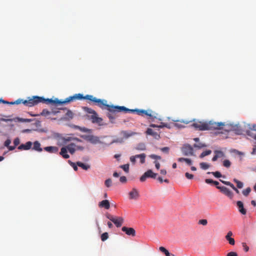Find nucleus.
<instances>
[{
	"mask_svg": "<svg viewBox=\"0 0 256 256\" xmlns=\"http://www.w3.org/2000/svg\"><path fill=\"white\" fill-rule=\"evenodd\" d=\"M87 100L93 102L96 104L100 108H101V106L102 104V100L97 98L96 97H94L92 95L87 94L86 96H84L81 94H74V96H70L66 98L64 101L60 100L58 99L55 100H52V104H54L56 105L58 104H62L66 103H68L71 102L76 100Z\"/></svg>",
	"mask_w": 256,
	"mask_h": 256,
	"instance_id": "obj_1",
	"label": "nucleus"
},
{
	"mask_svg": "<svg viewBox=\"0 0 256 256\" xmlns=\"http://www.w3.org/2000/svg\"><path fill=\"white\" fill-rule=\"evenodd\" d=\"M102 104L101 106V108L106 109L110 112H134L138 114V111L140 110L138 109H128L124 106H114L112 105H109L107 104V101L105 100H102Z\"/></svg>",
	"mask_w": 256,
	"mask_h": 256,
	"instance_id": "obj_2",
	"label": "nucleus"
},
{
	"mask_svg": "<svg viewBox=\"0 0 256 256\" xmlns=\"http://www.w3.org/2000/svg\"><path fill=\"white\" fill-rule=\"evenodd\" d=\"M52 99H45L42 97L34 96L32 98H30L28 100H24L22 102V104L26 106L31 107L35 105H36L37 104L40 102L45 104H52Z\"/></svg>",
	"mask_w": 256,
	"mask_h": 256,
	"instance_id": "obj_3",
	"label": "nucleus"
},
{
	"mask_svg": "<svg viewBox=\"0 0 256 256\" xmlns=\"http://www.w3.org/2000/svg\"><path fill=\"white\" fill-rule=\"evenodd\" d=\"M82 109L86 113L90 114L88 116V118L91 120L92 123L99 124L102 122V119L98 117L96 112L92 108L84 106L82 108Z\"/></svg>",
	"mask_w": 256,
	"mask_h": 256,
	"instance_id": "obj_4",
	"label": "nucleus"
},
{
	"mask_svg": "<svg viewBox=\"0 0 256 256\" xmlns=\"http://www.w3.org/2000/svg\"><path fill=\"white\" fill-rule=\"evenodd\" d=\"M82 109L86 113L90 114L88 116V118L91 120L92 123L99 124L102 122V119L98 117L96 112L92 108L84 106L82 108Z\"/></svg>",
	"mask_w": 256,
	"mask_h": 256,
	"instance_id": "obj_5",
	"label": "nucleus"
},
{
	"mask_svg": "<svg viewBox=\"0 0 256 256\" xmlns=\"http://www.w3.org/2000/svg\"><path fill=\"white\" fill-rule=\"evenodd\" d=\"M183 155L185 156H195L192 147L189 144H184L181 148Z\"/></svg>",
	"mask_w": 256,
	"mask_h": 256,
	"instance_id": "obj_6",
	"label": "nucleus"
},
{
	"mask_svg": "<svg viewBox=\"0 0 256 256\" xmlns=\"http://www.w3.org/2000/svg\"><path fill=\"white\" fill-rule=\"evenodd\" d=\"M206 126L208 130H214L220 129L222 126H224V122H216L212 121L206 122Z\"/></svg>",
	"mask_w": 256,
	"mask_h": 256,
	"instance_id": "obj_7",
	"label": "nucleus"
},
{
	"mask_svg": "<svg viewBox=\"0 0 256 256\" xmlns=\"http://www.w3.org/2000/svg\"><path fill=\"white\" fill-rule=\"evenodd\" d=\"M157 175L156 173L154 172L151 170H148L140 178V180L142 182H144L146 180V178H156Z\"/></svg>",
	"mask_w": 256,
	"mask_h": 256,
	"instance_id": "obj_8",
	"label": "nucleus"
},
{
	"mask_svg": "<svg viewBox=\"0 0 256 256\" xmlns=\"http://www.w3.org/2000/svg\"><path fill=\"white\" fill-rule=\"evenodd\" d=\"M206 122H197L192 124V126L199 130H208Z\"/></svg>",
	"mask_w": 256,
	"mask_h": 256,
	"instance_id": "obj_9",
	"label": "nucleus"
},
{
	"mask_svg": "<svg viewBox=\"0 0 256 256\" xmlns=\"http://www.w3.org/2000/svg\"><path fill=\"white\" fill-rule=\"evenodd\" d=\"M216 188L220 190L224 194L230 198V199H232L233 198V193L226 187L217 186Z\"/></svg>",
	"mask_w": 256,
	"mask_h": 256,
	"instance_id": "obj_10",
	"label": "nucleus"
},
{
	"mask_svg": "<svg viewBox=\"0 0 256 256\" xmlns=\"http://www.w3.org/2000/svg\"><path fill=\"white\" fill-rule=\"evenodd\" d=\"M83 138L87 141L90 142L92 144H96L101 143L102 142L100 140L98 136H96L92 135L85 136Z\"/></svg>",
	"mask_w": 256,
	"mask_h": 256,
	"instance_id": "obj_11",
	"label": "nucleus"
},
{
	"mask_svg": "<svg viewBox=\"0 0 256 256\" xmlns=\"http://www.w3.org/2000/svg\"><path fill=\"white\" fill-rule=\"evenodd\" d=\"M122 230L127 235L134 236H136V230L132 228H128L123 226Z\"/></svg>",
	"mask_w": 256,
	"mask_h": 256,
	"instance_id": "obj_12",
	"label": "nucleus"
},
{
	"mask_svg": "<svg viewBox=\"0 0 256 256\" xmlns=\"http://www.w3.org/2000/svg\"><path fill=\"white\" fill-rule=\"evenodd\" d=\"M124 220L122 217H114L113 220L112 221L116 227H120L123 224Z\"/></svg>",
	"mask_w": 256,
	"mask_h": 256,
	"instance_id": "obj_13",
	"label": "nucleus"
},
{
	"mask_svg": "<svg viewBox=\"0 0 256 256\" xmlns=\"http://www.w3.org/2000/svg\"><path fill=\"white\" fill-rule=\"evenodd\" d=\"M130 199H137L139 197V192L138 190L133 188L132 190L129 192Z\"/></svg>",
	"mask_w": 256,
	"mask_h": 256,
	"instance_id": "obj_14",
	"label": "nucleus"
},
{
	"mask_svg": "<svg viewBox=\"0 0 256 256\" xmlns=\"http://www.w3.org/2000/svg\"><path fill=\"white\" fill-rule=\"evenodd\" d=\"M32 143L29 141L26 142L25 144H22L18 146V149L20 150H28L30 149Z\"/></svg>",
	"mask_w": 256,
	"mask_h": 256,
	"instance_id": "obj_15",
	"label": "nucleus"
},
{
	"mask_svg": "<svg viewBox=\"0 0 256 256\" xmlns=\"http://www.w3.org/2000/svg\"><path fill=\"white\" fill-rule=\"evenodd\" d=\"M44 150L50 153H54V154H57L58 151V148L56 146H46L44 147Z\"/></svg>",
	"mask_w": 256,
	"mask_h": 256,
	"instance_id": "obj_16",
	"label": "nucleus"
},
{
	"mask_svg": "<svg viewBox=\"0 0 256 256\" xmlns=\"http://www.w3.org/2000/svg\"><path fill=\"white\" fill-rule=\"evenodd\" d=\"M232 235L233 234L232 232L229 231L226 236V239L228 242L230 244L234 246L235 244V240L234 238H232Z\"/></svg>",
	"mask_w": 256,
	"mask_h": 256,
	"instance_id": "obj_17",
	"label": "nucleus"
},
{
	"mask_svg": "<svg viewBox=\"0 0 256 256\" xmlns=\"http://www.w3.org/2000/svg\"><path fill=\"white\" fill-rule=\"evenodd\" d=\"M237 206L238 207L239 212L242 214H246V210L244 207V204L241 201H238L236 202Z\"/></svg>",
	"mask_w": 256,
	"mask_h": 256,
	"instance_id": "obj_18",
	"label": "nucleus"
},
{
	"mask_svg": "<svg viewBox=\"0 0 256 256\" xmlns=\"http://www.w3.org/2000/svg\"><path fill=\"white\" fill-rule=\"evenodd\" d=\"M138 115L140 116L146 115L150 118L153 116L152 114V112L151 110H138Z\"/></svg>",
	"mask_w": 256,
	"mask_h": 256,
	"instance_id": "obj_19",
	"label": "nucleus"
},
{
	"mask_svg": "<svg viewBox=\"0 0 256 256\" xmlns=\"http://www.w3.org/2000/svg\"><path fill=\"white\" fill-rule=\"evenodd\" d=\"M62 140L64 143L66 144L67 142H70L72 140H76L78 142H81L82 140L77 138H73L70 136H66L62 138Z\"/></svg>",
	"mask_w": 256,
	"mask_h": 256,
	"instance_id": "obj_20",
	"label": "nucleus"
},
{
	"mask_svg": "<svg viewBox=\"0 0 256 256\" xmlns=\"http://www.w3.org/2000/svg\"><path fill=\"white\" fill-rule=\"evenodd\" d=\"M98 206L100 208H104L106 210H108L110 208V202L108 200H103L102 202H100L98 204Z\"/></svg>",
	"mask_w": 256,
	"mask_h": 256,
	"instance_id": "obj_21",
	"label": "nucleus"
},
{
	"mask_svg": "<svg viewBox=\"0 0 256 256\" xmlns=\"http://www.w3.org/2000/svg\"><path fill=\"white\" fill-rule=\"evenodd\" d=\"M60 154L62 156V157L65 159L68 158H70V156L68 154V149L66 146L62 147L61 148L60 152Z\"/></svg>",
	"mask_w": 256,
	"mask_h": 256,
	"instance_id": "obj_22",
	"label": "nucleus"
},
{
	"mask_svg": "<svg viewBox=\"0 0 256 256\" xmlns=\"http://www.w3.org/2000/svg\"><path fill=\"white\" fill-rule=\"evenodd\" d=\"M146 134L148 135L153 136L155 138L158 139L160 138V134L157 132H154L152 128H148L146 131Z\"/></svg>",
	"mask_w": 256,
	"mask_h": 256,
	"instance_id": "obj_23",
	"label": "nucleus"
},
{
	"mask_svg": "<svg viewBox=\"0 0 256 256\" xmlns=\"http://www.w3.org/2000/svg\"><path fill=\"white\" fill-rule=\"evenodd\" d=\"M76 145L74 143H70V144H68L67 146H66L68 150L70 152V153L72 154H73L76 150Z\"/></svg>",
	"mask_w": 256,
	"mask_h": 256,
	"instance_id": "obj_24",
	"label": "nucleus"
},
{
	"mask_svg": "<svg viewBox=\"0 0 256 256\" xmlns=\"http://www.w3.org/2000/svg\"><path fill=\"white\" fill-rule=\"evenodd\" d=\"M40 146L41 144L38 141H35L34 142V146L32 149L36 151L41 152L42 150V149L41 148Z\"/></svg>",
	"mask_w": 256,
	"mask_h": 256,
	"instance_id": "obj_25",
	"label": "nucleus"
},
{
	"mask_svg": "<svg viewBox=\"0 0 256 256\" xmlns=\"http://www.w3.org/2000/svg\"><path fill=\"white\" fill-rule=\"evenodd\" d=\"M123 136L125 138H128L130 136H134L137 134L136 132H134L122 131V132Z\"/></svg>",
	"mask_w": 256,
	"mask_h": 256,
	"instance_id": "obj_26",
	"label": "nucleus"
},
{
	"mask_svg": "<svg viewBox=\"0 0 256 256\" xmlns=\"http://www.w3.org/2000/svg\"><path fill=\"white\" fill-rule=\"evenodd\" d=\"M230 130H232L235 132L236 134H240L242 133V129L240 126L238 125H235L232 126V128Z\"/></svg>",
	"mask_w": 256,
	"mask_h": 256,
	"instance_id": "obj_27",
	"label": "nucleus"
},
{
	"mask_svg": "<svg viewBox=\"0 0 256 256\" xmlns=\"http://www.w3.org/2000/svg\"><path fill=\"white\" fill-rule=\"evenodd\" d=\"M178 160L179 162H185L189 166L192 164V160L190 158H180L178 159Z\"/></svg>",
	"mask_w": 256,
	"mask_h": 256,
	"instance_id": "obj_28",
	"label": "nucleus"
},
{
	"mask_svg": "<svg viewBox=\"0 0 256 256\" xmlns=\"http://www.w3.org/2000/svg\"><path fill=\"white\" fill-rule=\"evenodd\" d=\"M135 149L138 150H144L146 149V146L144 143L141 142L136 146Z\"/></svg>",
	"mask_w": 256,
	"mask_h": 256,
	"instance_id": "obj_29",
	"label": "nucleus"
},
{
	"mask_svg": "<svg viewBox=\"0 0 256 256\" xmlns=\"http://www.w3.org/2000/svg\"><path fill=\"white\" fill-rule=\"evenodd\" d=\"M76 165L82 168V169L84 170H88L90 168V166L88 164H86L82 162H76Z\"/></svg>",
	"mask_w": 256,
	"mask_h": 256,
	"instance_id": "obj_30",
	"label": "nucleus"
},
{
	"mask_svg": "<svg viewBox=\"0 0 256 256\" xmlns=\"http://www.w3.org/2000/svg\"><path fill=\"white\" fill-rule=\"evenodd\" d=\"M159 250L160 252H164L166 256H170L171 254H170L169 252L163 246H160V247Z\"/></svg>",
	"mask_w": 256,
	"mask_h": 256,
	"instance_id": "obj_31",
	"label": "nucleus"
},
{
	"mask_svg": "<svg viewBox=\"0 0 256 256\" xmlns=\"http://www.w3.org/2000/svg\"><path fill=\"white\" fill-rule=\"evenodd\" d=\"M136 156L138 158H140V162L142 164H144L145 162V158H146V154H137L136 155Z\"/></svg>",
	"mask_w": 256,
	"mask_h": 256,
	"instance_id": "obj_32",
	"label": "nucleus"
},
{
	"mask_svg": "<svg viewBox=\"0 0 256 256\" xmlns=\"http://www.w3.org/2000/svg\"><path fill=\"white\" fill-rule=\"evenodd\" d=\"M51 114V112L46 109L42 110L40 114H37L36 116H48Z\"/></svg>",
	"mask_w": 256,
	"mask_h": 256,
	"instance_id": "obj_33",
	"label": "nucleus"
},
{
	"mask_svg": "<svg viewBox=\"0 0 256 256\" xmlns=\"http://www.w3.org/2000/svg\"><path fill=\"white\" fill-rule=\"evenodd\" d=\"M212 153L211 150H206V151L203 152L200 156V158H202L205 156H208Z\"/></svg>",
	"mask_w": 256,
	"mask_h": 256,
	"instance_id": "obj_34",
	"label": "nucleus"
},
{
	"mask_svg": "<svg viewBox=\"0 0 256 256\" xmlns=\"http://www.w3.org/2000/svg\"><path fill=\"white\" fill-rule=\"evenodd\" d=\"M200 168L203 170H206L210 168V165L204 162H200Z\"/></svg>",
	"mask_w": 256,
	"mask_h": 256,
	"instance_id": "obj_35",
	"label": "nucleus"
},
{
	"mask_svg": "<svg viewBox=\"0 0 256 256\" xmlns=\"http://www.w3.org/2000/svg\"><path fill=\"white\" fill-rule=\"evenodd\" d=\"M108 112H109L107 114L106 116L112 122V120H114L116 118L115 116L113 114V113H114L115 112H110V111Z\"/></svg>",
	"mask_w": 256,
	"mask_h": 256,
	"instance_id": "obj_36",
	"label": "nucleus"
},
{
	"mask_svg": "<svg viewBox=\"0 0 256 256\" xmlns=\"http://www.w3.org/2000/svg\"><path fill=\"white\" fill-rule=\"evenodd\" d=\"M234 182L236 184L238 188H242L243 187L244 184L242 182L239 181L236 178L234 179Z\"/></svg>",
	"mask_w": 256,
	"mask_h": 256,
	"instance_id": "obj_37",
	"label": "nucleus"
},
{
	"mask_svg": "<svg viewBox=\"0 0 256 256\" xmlns=\"http://www.w3.org/2000/svg\"><path fill=\"white\" fill-rule=\"evenodd\" d=\"M220 181L223 183L224 184L226 185V186H230V187H231L233 190L236 188L234 185L232 184L230 182H228V181H224V180H220Z\"/></svg>",
	"mask_w": 256,
	"mask_h": 256,
	"instance_id": "obj_38",
	"label": "nucleus"
},
{
	"mask_svg": "<svg viewBox=\"0 0 256 256\" xmlns=\"http://www.w3.org/2000/svg\"><path fill=\"white\" fill-rule=\"evenodd\" d=\"M246 134L256 140V134L254 133V131H252V130H248L246 131Z\"/></svg>",
	"mask_w": 256,
	"mask_h": 256,
	"instance_id": "obj_39",
	"label": "nucleus"
},
{
	"mask_svg": "<svg viewBox=\"0 0 256 256\" xmlns=\"http://www.w3.org/2000/svg\"><path fill=\"white\" fill-rule=\"evenodd\" d=\"M101 240L102 242L106 240L108 238V232H105L101 235Z\"/></svg>",
	"mask_w": 256,
	"mask_h": 256,
	"instance_id": "obj_40",
	"label": "nucleus"
},
{
	"mask_svg": "<svg viewBox=\"0 0 256 256\" xmlns=\"http://www.w3.org/2000/svg\"><path fill=\"white\" fill-rule=\"evenodd\" d=\"M250 192L251 188L248 187L247 188L246 190H243L242 192L244 196H247L250 194Z\"/></svg>",
	"mask_w": 256,
	"mask_h": 256,
	"instance_id": "obj_41",
	"label": "nucleus"
},
{
	"mask_svg": "<svg viewBox=\"0 0 256 256\" xmlns=\"http://www.w3.org/2000/svg\"><path fill=\"white\" fill-rule=\"evenodd\" d=\"M231 162H230L228 160H225L223 162V166L227 168H228L230 166Z\"/></svg>",
	"mask_w": 256,
	"mask_h": 256,
	"instance_id": "obj_42",
	"label": "nucleus"
},
{
	"mask_svg": "<svg viewBox=\"0 0 256 256\" xmlns=\"http://www.w3.org/2000/svg\"><path fill=\"white\" fill-rule=\"evenodd\" d=\"M104 184L107 188H110L112 185V180L110 178L106 180L104 182Z\"/></svg>",
	"mask_w": 256,
	"mask_h": 256,
	"instance_id": "obj_43",
	"label": "nucleus"
},
{
	"mask_svg": "<svg viewBox=\"0 0 256 256\" xmlns=\"http://www.w3.org/2000/svg\"><path fill=\"white\" fill-rule=\"evenodd\" d=\"M121 168L123 169L124 172H128L129 171V164H126L121 165L120 166Z\"/></svg>",
	"mask_w": 256,
	"mask_h": 256,
	"instance_id": "obj_44",
	"label": "nucleus"
},
{
	"mask_svg": "<svg viewBox=\"0 0 256 256\" xmlns=\"http://www.w3.org/2000/svg\"><path fill=\"white\" fill-rule=\"evenodd\" d=\"M194 148H198V149L202 148L204 147H206V145L204 144L200 143L198 144H194Z\"/></svg>",
	"mask_w": 256,
	"mask_h": 256,
	"instance_id": "obj_45",
	"label": "nucleus"
},
{
	"mask_svg": "<svg viewBox=\"0 0 256 256\" xmlns=\"http://www.w3.org/2000/svg\"><path fill=\"white\" fill-rule=\"evenodd\" d=\"M208 174H212L215 177L218 178H220L222 176V174L219 172H208Z\"/></svg>",
	"mask_w": 256,
	"mask_h": 256,
	"instance_id": "obj_46",
	"label": "nucleus"
},
{
	"mask_svg": "<svg viewBox=\"0 0 256 256\" xmlns=\"http://www.w3.org/2000/svg\"><path fill=\"white\" fill-rule=\"evenodd\" d=\"M66 116L68 118H73L74 114L70 110H68Z\"/></svg>",
	"mask_w": 256,
	"mask_h": 256,
	"instance_id": "obj_47",
	"label": "nucleus"
},
{
	"mask_svg": "<svg viewBox=\"0 0 256 256\" xmlns=\"http://www.w3.org/2000/svg\"><path fill=\"white\" fill-rule=\"evenodd\" d=\"M214 152L218 158L224 156V153L222 151L216 150L214 151Z\"/></svg>",
	"mask_w": 256,
	"mask_h": 256,
	"instance_id": "obj_48",
	"label": "nucleus"
},
{
	"mask_svg": "<svg viewBox=\"0 0 256 256\" xmlns=\"http://www.w3.org/2000/svg\"><path fill=\"white\" fill-rule=\"evenodd\" d=\"M149 157L152 159L154 160H160L161 157L159 156H157L156 154H152L149 156Z\"/></svg>",
	"mask_w": 256,
	"mask_h": 256,
	"instance_id": "obj_49",
	"label": "nucleus"
},
{
	"mask_svg": "<svg viewBox=\"0 0 256 256\" xmlns=\"http://www.w3.org/2000/svg\"><path fill=\"white\" fill-rule=\"evenodd\" d=\"M198 224L203 226H206L208 224V221L206 219H202L199 220Z\"/></svg>",
	"mask_w": 256,
	"mask_h": 256,
	"instance_id": "obj_50",
	"label": "nucleus"
},
{
	"mask_svg": "<svg viewBox=\"0 0 256 256\" xmlns=\"http://www.w3.org/2000/svg\"><path fill=\"white\" fill-rule=\"evenodd\" d=\"M68 163L72 166L74 170L76 171L78 170L77 166L74 162H72L70 160H68Z\"/></svg>",
	"mask_w": 256,
	"mask_h": 256,
	"instance_id": "obj_51",
	"label": "nucleus"
},
{
	"mask_svg": "<svg viewBox=\"0 0 256 256\" xmlns=\"http://www.w3.org/2000/svg\"><path fill=\"white\" fill-rule=\"evenodd\" d=\"M185 176L189 180H192L194 178V175L188 172H186L185 174Z\"/></svg>",
	"mask_w": 256,
	"mask_h": 256,
	"instance_id": "obj_52",
	"label": "nucleus"
},
{
	"mask_svg": "<svg viewBox=\"0 0 256 256\" xmlns=\"http://www.w3.org/2000/svg\"><path fill=\"white\" fill-rule=\"evenodd\" d=\"M20 140L18 138H16L14 140V144L16 147L20 144Z\"/></svg>",
	"mask_w": 256,
	"mask_h": 256,
	"instance_id": "obj_53",
	"label": "nucleus"
},
{
	"mask_svg": "<svg viewBox=\"0 0 256 256\" xmlns=\"http://www.w3.org/2000/svg\"><path fill=\"white\" fill-rule=\"evenodd\" d=\"M242 247L244 248V250L245 252H247L248 251L249 248L248 246H247V245L246 244V243H244V242L242 243Z\"/></svg>",
	"mask_w": 256,
	"mask_h": 256,
	"instance_id": "obj_54",
	"label": "nucleus"
},
{
	"mask_svg": "<svg viewBox=\"0 0 256 256\" xmlns=\"http://www.w3.org/2000/svg\"><path fill=\"white\" fill-rule=\"evenodd\" d=\"M250 130H252V131H256V124H252L251 126L250 125Z\"/></svg>",
	"mask_w": 256,
	"mask_h": 256,
	"instance_id": "obj_55",
	"label": "nucleus"
},
{
	"mask_svg": "<svg viewBox=\"0 0 256 256\" xmlns=\"http://www.w3.org/2000/svg\"><path fill=\"white\" fill-rule=\"evenodd\" d=\"M126 178L125 176H122L120 178V180L122 183H124L126 182Z\"/></svg>",
	"mask_w": 256,
	"mask_h": 256,
	"instance_id": "obj_56",
	"label": "nucleus"
},
{
	"mask_svg": "<svg viewBox=\"0 0 256 256\" xmlns=\"http://www.w3.org/2000/svg\"><path fill=\"white\" fill-rule=\"evenodd\" d=\"M11 143V140L10 139H7L4 144V145L6 147H8Z\"/></svg>",
	"mask_w": 256,
	"mask_h": 256,
	"instance_id": "obj_57",
	"label": "nucleus"
},
{
	"mask_svg": "<svg viewBox=\"0 0 256 256\" xmlns=\"http://www.w3.org/2000/svg\"><path fill=\"white\" fill-rule=\"evenodd\" d=\"M226 256H238L236 252H228Z\"/></svg>",
	"mask_w": 256,
	"mask_h": 256,
	"instance_id": "obj_58",
	"label": "nucleus"
},
{
	"mask_svg": "<svg viewBox=\"0 0 256 256\" xmlns=\"http://www.w3.org/2000/svg\"><path fill=\"white\" fill-rule=\"evenodd\" d=\"M136 158H138L136 156H136H130V160L132 162L133 164H134L136 162Z\"/></svg>",
	"mask_w": 256,
	"mask_h": 256,
	"instance_id": "obj_59",
	"label": "nucleus"
},
{
	"mask_svg": "<svg viewBox=\"0 0 256 256\" xmlns=\"http://www.w3.org/2000/svg\"><path fill=\"white\" fill-rule=\"evenodd\" d=\"M106 218L109 219L110 220H111L112 222L114 218V216L109 214H108L106 215Z\"/></svg>",
	"mask_w": 256,
	"mask_h": 256,
	"instance_id": "obj_60",
	"label": "nucleus"
},
{
	"mask_svg": "<svg viewBox=\"0 0 256 256\" xmlns=\"http://www.w3.org/2000/svg\"><path fill=\"white\" fill-rule=\"evenodd\" d=\"M161 150L164 152L168 153L169 151V148L164 147L161 148Z\"/></svg>",
	"mask_w": 256,
	"mask_h": 256,
	"instance_id": "obj_61",
	"label": "nucleus"
},
{
	"mask_svg": "<svg viewBox=\"0 0 256 256\" xmlns=\"http://www.w3.org/2000/svg\"><path fill=\"white\" fill-rule=\"evenodd\" d=\"M18 120L20 122H30V121L29 119H24L22 118H18Z\"/></svg>",
	"mask_w": 256,
	"mask_h": 256,
	"instance_id": "obj_62",
	"label": "nucleus"
},
{
	"mask_svg": "<svg viewBox=\"0 0 256 256\" xmlns=\"http://www.w3.org/2000/svg\"><path fill=\"white\" fill-rule=\"evenodd\" d=\"M205 182L208 184H213L214 180L212 179H206Z\"/></svg>",
	"mask_w": 256,
	"mask_h": 256,
	"instance_id": "obj_63",
	"label": "nucleus"
},
{
	"mask_svg": "<svg viewBox=\"0 0 256 256\" xmlns=\"http://www.w3.org/2000/svg\"><path fill=\"white\" fill-rule=\"evenodd\" d=\"M154 163L155 164V166H156V168L157 170L160 169V163L158 161H156V160L154 161Z\"/></svg>",
	"mask_w": 256,
	"mask_h": 256,
	"instance_id": "obj_64",
	"label": "nucleus"
}]
</instances>
